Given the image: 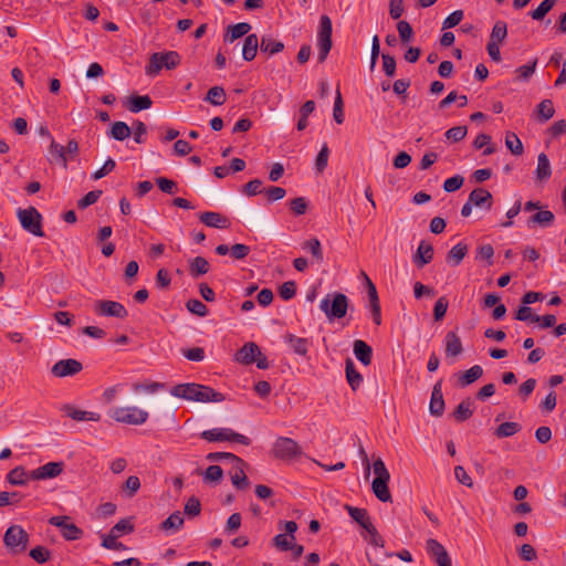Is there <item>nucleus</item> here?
Segmentation results:
<instances>
[{
    "label": "nucleus",
    "mask_w": 566,
    "mask_h": 566,
    "mask_svg": "<svg viewBox=\"0 0 566 566\" xmlns=\"http://www.w3.org/2000/svg\"><path fill=\"white\" fill-rule=\"evenodd\" d=\"M170 394L177 398L198 402H221L224 400L223 394L209 386L196 382L178 384L170 389Z\"/></svg>",
    "instance_id": "nucleus-1"
},
{
    "label": "nucleus",
    "mask_w": 566,
    "mask_h": 566,
    "mask_svg": "<svg viewBox=\"0 0 566 566\" xmlns=\"http://www.w3.org/2000/svg\"><path fill=\"white\" fill-rule=\"evenodd\" d=\"M348 306V297L340 292L328 293L319 303L321 311L329 322L345 317Z\"/></svg>",
    "instance_id": "nucleus-2"
},
{
    "label": "nucleus",
    "mask_w": 566,
    "mask_h": 566,
    "mask_svg": "<svg viewBox=\"0 0 566 566\" xmlns=\"http://www.w3.org/2000/svg\"><path fill=\"white\" fill-rule=\"evenodd\" d=\"M180 62L181 56L177 51L156 52L150 55L145 73L148 76H156L163 69H176Z\"/></svg>",
    "instance_id": "nucleus-3"
},
{
    "label": "nucleus",
    "mask_w": 566,
    "mask_h": 566,
    "mask_svg": "<svg viewBox=\"0 0 566 566\" xmlns=\"http://www.w3.org/2000/svg\"><path fill=\"white\" fill-rule=\"evenodd\" d=\"M346 511L349 516L359 524L369 535V538L365 537L370 545L384 547L385 541L378 533L375 525L371 523L370 517L366 509L354 507L350 505H345Z\"/></svg>",
    "instance_id": "nucleus-4"
},
{
    "label": "nucleus",
    "mask_w": 566,
    "mask_h": 566,
    "mask_svg": "<svg viewBox=\"0 0 566 566\" xmlns=\"http://www.w3.org/2000/svg\"><path fill=\"white\" fill-rule=\"evenodd\" d=\"M3 543L12 555H18L27 551L29 545V534L20 525H11L4 533Z\"/></svg>",
    "instance_id": "nucleus-5"
},
{
    "label": "nucleus",
    "mask_w": 566,
    "mask_h": 566,
    "mask_svg": "<svg viewBox=\"0 0 566 566\" xmlns=\"http://www.w3.org/2000/svg\"><path fill=\"white\" fill-rule=\"evenodd\" d=\"M200 438L208 442H237L243 446H249L251 443L250 438L244 434L238 433L230 428H214L210 430H205L200 433Z\"/></svg>",
    "instance_id": "nucleus-6"
},
{
    "label": "nucleus",
    "mask_w": 566,
    "mask_h": 566,
    "mask_svg": "<svg viewBox=\"0 0 566 566\" xmlns=\"http://www.w3.org/2000/svg\"><path fill=\"white\" fill-rule=\"evenodd\" d=\"M21 227L35 237H44L42 230V216L34 208L19 209L17 212Z\"/></svg>",
    "instance_id": "nucleus-7"
},
{
    "label": "nucleus",
    "mask_w": 566,
    "mask_h": 566,
    "mask_svg": "<svg viewBox=\"0 0 566 566\" xmlns=\"http://www.w3.org/2000/svg\"><path fill=\"white\" fill-rule=\"evenodd\" d=\"M332 20L328 15L323 14L319 19V29L317 33V45L319 49L318 62H324L332 49Z\"/></svg>",
    "instance_id": "nucleus-8"
},
{
    "label": "nucleus",
    "mask_w": 566,
    "mask_h": 566,
    "mask_svg": "<svg viewBox=\"0 0 566 566\" xmlns=\"http://www.w3.org/2000/svg\"><path fill=\"white\" fill-rule=\"evenodd\" d=\"M111 417L117 422L138 426L147 421L148 412L136 407H117Z\"/></svg>",
    "instance_id": "nucleus-9"
},
{
    "label": "nucleus",
    "mask_w": 566,
    "mask_h": 566,
    "mask_svg": "<svg viewBox=\"0 0 566 566\" xmlns=\"http://www.w3.org/2000/svg\"><path fill=\"white\" fill-rule=\"evenodd\" d=\"M49 523L60 528L61 535L65 541H77L84 535L83 530L76 526L67 515L52 516Z\"/></svg>",
    "instance_id": "nucleus-10"
},
{
    "label": "nucleus",
    "mask_w": 566,
    "mask_h": 566,
    "mask_svg": "<svg viewBox=\"0 0 566 566\" xmlns=\"http://www.w3.org/2000/svg\"><path fill=\"white\" fill-rule=\"evenodd\" d=\"M272 453L275 458L282 460H291L302 454L298 443L286 437H280L275 440Z\"/></svg>",
    "instance_id": "nucleus-11"
},
{
    "label": "nucleus",
    "mask_w": 566,
    "mask_h": 566,
    "mask_svg": "<svg viewBox=\"0 0 566 566\" xmlns=\"http://www.w3.org/2000/svg\"><path fill=\"white\" fill-rule=\"evenodd\" d=\"M239 217L245 222V224L254 230H271L272 226L268 222L265 216L260 210H254L245 206H241L238 209Z\"/></svg>",
    "instance_id": "nucleus-12"
},
{
    "label": "nucleus",
    "mask_w": 566,
    "mask_h": 566,
    "mask_svg": "<svg viewBox=\"0 0 566 566\" xmlns=\"http://www.w3.org/2000/svg\"><path fill=\"white\" fill-rule=\"evenodd\" d=\"M94 312L99 316L126 318L128 312L125 306L116 301L98 300L94 303Z\"/></svg>",
    "instance_id": "nucleus-13"
},
{
    "label": "nucleus",
    "mask_w": 566,
    "mask_h": 566,
    "mask_svg": "<svg viewBox=\"0 0 566 566\" xmlns=\"http://www.w3.org/2000/svg\"><path fill=\"white\" fill-rule=\"evenodd\" d=\"M64 462H48L29 473V478L33 481L48 480L59 476L64 470Z\"/></svg>",
    "instance_id": "nucleus-14"
},
{
    "label": "nucleus",
    "mask_w": 566,
    "mask_h": 566,
    "mask_svg": "<svg viewBox=\"0 0 566 566\" xmlns=\"http://www.w3.org/2000/svg\"><path fill=\"white\" fill-rule=\"evenodd\" d=\"M83 369V365L81 361L67 358V359H61L56 361L52 368L51 373L53 376L62 378V377H69L74 376L78 374Z\"/></svg>",
    "instance_id": "nucleus-15"
},
{
    "label": "nucleus",
    "mask_w": 566,
    "mask_h": 566,
    "mask_svg": "<svg viewBox=\"0 0 566 566\" xmlns=\"http://www.w3.org/2000/svg\"><path fill=\"white\" fill-rule=\"evenodd\" d=\"M446 403L442 394V379L438 380L432 388L429 411L434 417H441L444 412Z\"/></svg>",
    "instance_id": "nucleus-16"
},
{
    "label": "nucleus",
    "mask_w": 566,
    "mask_h": 566,
    "mask_svg": "<svg viewBox=\"0 0 566 566\" xmlns=\"http://www.w3.org/2000/svg\"><path fill=\"white\" fill-rule=\"evenodd\" d=\"M433 255H434V250H433L432 244L422 240L420 242L416 253L412 256V261L417 265V268L421 269L432 261Z\"/></svg>",
    "instance_id": "nucleus-17"
},
{
    "label": "nucleus",
    "mask_w": 566,
    "mask_h": 566,
    "mask_svg": "<svg viewBox=\"0 0 566 566\" xmlns=\"http://www.w3.org/2000/svg\"><path fill=\"white\" fill-rule=\"evenodd\" d=\"M247 463L241 459V464L233 463L229 475L234 488L238 490H245L249 486V480L244 472Z\"/></svg>",
    "instance_id": "nucleus-18"
},
{
    "label": "nucleus",
    "mask_w": 566,
    "mask_h": 566,
    "mask_svg": "<svg viewBox=\"0 0 566 566\" xmlns=\"http://www.w3.org/2000/svg\"><path fill=\"white\" fill-rule=\"evenodd\" d=\"M61 410L65 416L76 421H99L101 415L93 411H83L75 408L73 405L66 403L62 406Z\"/></svg>",
    "instance_id": "nucleus-19"
},
{
    "label": "nucleus",
    "mask_w": 566,
    "mask_h": 566,
    "mask_svg": "<svg viewBox=\"0 0 566 566\" xmlns=\"http://www.w3.org/2000/svg\"><path fill=\"white\" fill-rule=\"evenodd\" d=\"M260 350L255 343L249 342L237 352L235 360L243 365L254 364L255 357L260 355Z\"/></svg>",
    "instance_id": "nucleus-20"
},
{
    "label": "nucleus",
    "mask_w": 566,
    "mask_h": 566,
    "mask_svg": "<svg viewBox=\"0 0 566 566\" xmlns=\"http://www.w3.org/2000/svg\"><path fill=\"white\" fill-rule=\"evenodd\" d=\"M199 220L207 227L227 229L230 226L229 219L219 212L207 211L199 216Z\"/></svg>",
    "instance_id": "nucleus-21"
},
{
    "label": "nucleus",
    "mask_w": 566,
    "mask_h": 566,
    "mask_svg": "<svg viewBox=\"0 0 566 566\" xmlns=\"http://www.w3.org/2000/svg\"><path fill=\"white\" fill-rule=\"evenodd\" d=\"M482 375L483 368L480 365H474L465 371L455 374L458 378V386L465 388L480 379Z\"/></svg>",
    "instance_id": "nucleus-22"
},
{
    "label": "nucleus",
    "mask_w": 566,
    "mask_h": 566,
    "mask_svg": "<svg viewBox=\"0 0 566 566\" xmlns=\"http://www.w3.org/2000/svg\"><path fill=\"white\" fill-rule=\"evenodd\" d=\"M470 203H474L475 207H484L486 210L492 208L493 197L492 193L484 188H476L469 195Z\"/></svg>",
    "instance_id": "nucleus-23"
},
{
    "label": "nucleus",
    "mask_w": 566,
    "mask_h": 566,
    "mask_svg": "<svg viewBox=\"0 0 566 566\" xmlns=\"http://www.w3.org/2000/svg\"><path fill=\"white\" fill-rule=\"evenodd\" d=\"M367 295L373 322L379 326L381 324V307L375 284H370V286L367 289Z\"/></svg>",
    "instance_id": "nucleus-24"
},
{
    "label": "nucleus",
    "mask_w": 566,
    "mask_h": 566,
    "mask_svg": "<svg viewBox=\"0 0 566 566\" xmlns=\"http://www.w3.org/2000/svg\"><path fill=\"white\" fill-rule=\"evenodd\" d=\"M355 357L364 365L369 366L373 359V348L361 339H356L353 345Z\"/></svg>",
    "instance_id": "nucleus-25"
},
{
    "label": "nucleus",
    "mask_w": 566,
    "mask_h": 566,
    "mask_svg": "<svg viewBox=\"0 0 566 566\" xmlns=\"http://www.w3.org/2000/svg\"><path fill=\"white\" fill-rule=\"evenodd\" d=\"M444 344L446 355L448 357H457L463 352L462 342L458 334L453 331H450L446 334Z\"/></svg>",
    "instance_id": "nucleus-26"
},
{
    "label": "nucleus",
    "mask_w": 566,
    "mask_h": 566,
    "mask_svg": "<svg viewBox=\"0 0 566 566\" xmlns=\"http://www.w3.org/2000/svg\"><path fill=\"white\" fill-rule=\"evenodd\" d=\"M390 479L375 478L371 483V490L375 496L381 502H391V493L388 488Z\"/></svg>",
    "instance_id": "nucleus-27"
},
{
    "label": "nucleus",
    "mask_w": 566,
    "mask_h": 566,
    "mask_svg": "<svg viewBox=\"0 0 566 566\" xmlns=\"http://www.w3.org/2000/svg\"><path fill=\"white\" fill-rule=\"evenodd\" d=\"M469 247L467 243L460 242L455 244L448 253L446 261L451 266H458L461 264L465 255L468 254Z\"/></svg>",
    "instance_id": "nucleus-28"
},
{
    "label": "nucleus",
    "mask_w": 566,
    "mask_h": 566,
    "mask_svg": "<svg viewBox=\"0 0 566 566\" xmlns=\"http://www.w3.org/2000/svg\"><path fill=\"white\" fill-rule=\"evenodd\" d=\"M345 374L350 388L354 391L357 390L363 382V376L356 370L355 364L350 358H347L345 361Z\"/></svg>",
    "instance_id": "nucleus-29"
},
{
    "label": "nucleus",
    "mask_w": 566,
    "mask_h": 566,
    "mask_svg": "<svg viewBox=\"0 0 566 566\" xmlns=\"http://www.w3.org/2000/svg\"><path fill=\"white\" fill-rule=\"evenodd\" d=\"M50 158L49 161L61 164L63 168H67V157L65 156V148L54 139L51 140L49 146Z\"/></svg>",
    "instance_id": "nucleus-30"
},
{
    "label": "nucleus",
    "mask_w": 566,
    "mask_h": 566,
    "mask_svg": "<svg viewBox=\"0 0 566 566\" xmlns=\"http://www.w3.org/2000/svg\"><path fill=\"white\" fill-rule=\"evenodd\" d=\"M259 48V39L258 35L252 33L248 34L244 39L243 48H242V57L243 60L250 62L252 61L258 52Z\"/></svg>",
    "instance_id": "nucleus-31"
},
{
    "label": "nucleus",
    "mask_w": 566,
    "mask_h": 566,
    "mask_svg": "<svg viewBox=\"0 0 566 566\" xmlns=\"http://www.w3.org/2000/svg\"><path fill=\"white\" fill-rule=\"evenodd\" d=\"M251 30V24L248 22H240L233 25H229L227 33L224 34V42L232 43L237 39L248 34Z\"/></svg>",
    "instance_id": "nucleus-32"
},
{
    "label": "nucleus",
    "mask_w": 566,
    "mask_h": 566,
    "mask_svg": "<svg viewBox=\"0 0 566 566\" xmlns=\"http://www.w3.org/2000/svg\"><path fill=\"white\" fill-rule=\"evenodd\" d=\"M285 340L290 344L296 355L306 356L310 346V340L307 338L298 337L294 334H286Z\"/></svg>",
    "instance_id": "nucleus-33"
},
{
    "label": "nucleus",
    "mask_w": 566,
    "mask_h": 566,
    "mask_svg": "<svg viewBox=\"0 0 566 566\" xmlns=\"http://www.w3.org/2000/svg\"><path fill=\"white\" fill-rule=\"evenodd\" d=\"M552 175L549 159L545 153H541L537 157V167L535 177L538 181L547 180Z\"/></svg>",
    "instance_id": "nucleus-34"
},
{
    "label": "nucleus",
    "mask_w": 566,
    "mask_h": 566,
    "mask_svg": "<svg viewBox=\"0 0 566 566\" xmlns=\"http://www.w3.org/2000/svg\"><path fill=\"white\" fill-rule=\"evenodd\" d=\"M473 401L470 398L462 400L453 410L452 416L458 422H463L473 415Z\"/></svg>",
    "instance_id": "nucleus-35"
},
{
    "label": "nucleus",
    "mask_w": 566,
    "mask_h": 566,
    "mask_svg": "<svg viewBox=\"0 0 566 566\" xmlns=\"http://www.w3.org/2000/svg\"><path fill=\"white\" fill-rule=\"evenodd\" d=\"M151 104L153 101L148 95H132L128 99L127 108L132 113H138L148 109Z\"/></svg>",
    "instance_id": "nucleus-36"
},
{
    "label": "nucleus",
    "mask_w": 566,
    "mask_h": 566,
    "mask_svg": "<svg viewBox=\"0 0 566 566\" xmlns=\"http://www.w3.org/2000/svg\"><path fill=\"white\" fill-rule=\"evenodd\" d=\"M209 270L210 264L203 256H196L189 262V273L195 279L207 274Z\"/></svg>",
    "instance_id": "nucleus-37"
},
{
    "label": "nucleus",
    "mask_w": 566,
    "mask_h": 566,
    "mask_svg": "<svg viewBox=\"0 0 566 566\" xmlns=\"http://www.w3.org/2000/svg\"><path fill=\"white\" fill-rule=\"evenodd\" d=\"M555 220V216L549 210H542L539 209L538 212L534 213L527 224L531 227L532 224H538L539 227L546 228L553 224Z\"/></svg>",
    "instance_id": "nucleus-38"
},
{
    "label": "nucleus",
    "mask_w": 566,
    "mask_h": 566,
    "mask_svg": "<svg viewBox=\"0 0 566 566\" xmlns=\"http://www.w3.org/2000/svg\"><path fill=\"white\" fill-rule=\"evenodd\" d=\"M185 523L184 516L181 515L180 511H176L171 513L161 524L160 530L165 532H177L179 531Z\"/></svg>",
    "instance_id": "nucleus-39"
},
{
    "label": "nucleus",
    "mask_w": 566,
    "mask_h": 566,
    "mask_svg": "<svg viewBox=\"0 0 566 566\" xmlns=\"http://www.w3.org/2000/svg\"><path fill=\"white\" fill-rule=\"evenodd\" d=\"M140 480L136 475H130L126 479V481L120 486V492L124 497L132 499L136 495V493L140 489Z\"/></svg>",
    "instance_id": "nucleus-40"
},
{
    "label": "nucleus",
    "mask_w": 566,
    "mask_h": 566,
    "mask_svg": "<svg viewBox=\"0 0 566 566\" xmlns=\"http://www.w3.org/2000/svg\"><path fill=\"white\" fill-rule=\"evenodd\" d=\"M29 473L23 467H15L7 474V481L12 485H25L31 480Z\"/></svg>",
    "instance_id": "nucleus-41"
},
{
    "label": "nucleus",
    "mask_w": 566,
    "mask_h": 566,
    "mask_svg": "<svg viewBox=\"0 0 566 566\" xmlns=\"http://www.w3.org/2000/svg\"><path fill=\"white\" fill-rule=\"evenodd\" d=\"M132 134L130 127L125 122H114L112 124L109 136L116 140L123 142Z\"/></svg>",
    "instance_id": "nucleus-42"
},
{
    "label": "nucleus",
    "mask_w": 566,
    "mask_h": 566,
    "mask_svg": "<svg viewBox=\"0 0 566 566\" xmlns=\"http://www.w3.org/2000/svg\"><path fill=\"white\" fill-rule=\"evenodd\" d=\"M260 50L263 53H269L270 55H273L284 50V43L274 40L271 36H263L260 43Z\"/></svg>",
    "instance_id": "nucleus-43"
},
{
    "label": "nucleus",
    "mask_w": 566,
    "mask_h": 566,
    "mask_svg": "<svg viewBox=\"0 0 566 566\" xmlns=\"http://www.w3.org/2000/svg\"><path fill=\"white\" fill-rule=\"evenodd\" d=\"M226 99H227V95H226V91L222 86L211 87L205 97L206 102H208L214 106L223 105L226 103Z\"/></svg>",
    "instance_id": "nucleus-44"
},
{
    "label": "nucleus",
    "mask_w": 566,
    "mask_h": 566,
    "mask_svg": "<svg viewBox=\"0 0 566 566\" xmlns=\"http://www.w3.org/2000/svg\"><path fill=\"white\" fill-rule=\"evenodd\" d=\"M521 430V424L513 421L501 423L494 431V434L502 439L516 434Z\"/></svg>",
    "instance_id": "nucleus-45"
},
{
    "label": "nucleus",
    "mask_w": 566,
    "mask_h": 566,
    "mask_svg": "<svg viewBox=\"0 0 566 566\" xmlns=\"http://www.w3.org/2000/svg\"><path fill=\"white\" fill-rule=\"evenodd\" d=\"M506 35H507V24H506V22L499 20L493 25L489 42L501 44L505 40Z\"/></svg>",
    "instance_id": "nucleus-46"
},
{
    "label": "nucleus",
    "mask_w": 566,
    "mask_h": 566,
    "mask_svg": "<svg viewBox=\"0 0 566 566\" xmlns=\"http://www.w3.org/2000/svg\"><path fill=\"white\" fill-rule=\"evenodd\" d=\"M505 146L515 156H520L524 151L523 144L518 136L513 132H507L505 135Z\"/></svg>",
    "instance_id": "nucleus-47"
},
{
    "label": "nucleus",
    "mask_w": 566,
    "mask_h": 566,
    "mask_svg": "<svg viewBox=\"0 0 566 566\" xmlns=\"http://www.w3.org/2000/svg\"><path fill=\"white\" fill-rule=\"evenodd\" d=\"M536 113L541 122L549 120L554 114L555 108L551 99H544L536 106Z\"/></svg>",
    "instance_id": "nucleus-48"
},
{
    "label": "nucleus",
    "mask_w": 566,
    "mask_h": 566,
    "mask_svg": "<svg viewBox=\"0 0 566 566\" xmlns=\"http://www.w3.org/2000/svg\"><path fill=\"white\" fill-rule=\"evenodd\" d=\"M302 248L304 250H307L317 262H323V260H324L323 250H322L321 242L317 238H313L311 240L304 241L302 243Z\"/></svg>",
    "instance_id": "nucleus-49"
},
{
    "label": "nucleus",
    "mask_w": 566,
    "mask_h": 566,
    "mask_svg": "<svg viewBox=\"0 0 566 566\" xmlns=\"http://www.w3.org/2000/svg\"><path fill=\"white\" fill-rule=\"evenodd\" d=\"M557 0H543L541 4L530 12L533 20L541 21L554 8Z\"/></svg>",
    "instance_id": "nucleus-50"
},
{
    "label": "nucleus",
    "mask_w": 566,
    "mask_h": 566,
    "mask_svg": "<svg viewBox=\"0 0 566 566\" xmlns=\"http://www.w3.org/2000/svg\"><path fill=\"white\" fill-rule=\"evenodd\" d=\"M51 551L45 546L38 545L30 549L29 556L39 564H44L51 558Z\"/></svg>",
    "instance_id": "nucleus-51"
},
{
    "label": "nucleus",
    "mask_w": 566,
    "mask_h": 566,
    "mask_svg": "<svg viewBox=\"0 0 566 566\" xmlns=\"http://www.w3.org/2000/svg\"><path fill=\"white\" fill-rule=\"evenodd\" d=\"M537 65V59H534L530 61L527 64L518 66L515 70V74L517 75V78L521 81H528L531 76L535 73Z\"/></svg>",
    "instance_id": "nucleus-52"
},
{
    "label": "nucleus",
    "mask_w": 566,
    "mask_h": 566,
    "mask_svg": "<svg viewBox=\"0 0 566 566\" xmlns=\"http://www.w3.org/2000/svg\"><path fill=\"white\" fill-rule=\"evenodd\" d=\"M206 459L212 462L228 460L231 465L233 463L241 464V458L231 452H210L207 454Z\"/></svg>",
    "instance_id": "nucleus-53"
},
{
    "label": "nucleus",
    "mask_w": 566,
    "mask_h": 566,
    "mask_svg": "<svg viewBox=\"0 0 566 566\" xmlns=\"http://www.w3.org/2000/svg\"><path fill=\"white\" fill-rule=\"evenodd\" d=\"M223 476V470L219 465H210L203 472V481L210 483H219Z\"/></svg>",
    "instance_id": "nucleus-54"
},
{
    "label": "nucleus",
    "mask_w": 566,
    "mask_h": 566,
    "mask_svg": "<svg viewBox=\"0 0 566 566\" xmlns=\"http://www.w3.org/2000/svg\"><path fill=\"white\" fill-rule=\"evenodd\" d=\"M187 310L199 317H205L208 315V307L197 298H190L186 303Z\"/></svg>",
    "instance_id": "nucleus-55"
},
{
    "label": "nucleus",
    "mask_w": 566,
    "mask_h": 566,
    "mask_svg": "<svg viewBox=\"0 0 566 566\" xmlns=\"http://www.w3.org/2000/svg\"><path fill=\"white\" fill-rule=\"evenodd\" d=\"M514 318L522 322L535 323L538 321V315L533 314L532 308L523 304L515 312Z\"/></svg>",
    "instance_id": "nucleus-56"
},
{
    "label": "nucleus",
    "mask_w": 566,
    "mask_h": 566,
    "mask_svg": "<svg viewBox=\"0 0 566 566\" xmlns=\"http://www.w3.org/2000/svg\"><path fill=\"white\" fill-rule=\"evenodd\" d=\"M343 107H344V103H343L342 94H340L339 90L337 88L336 97H335V102H334V109H333V116L337 124L344 123L345 115H344Z\"/></svg>",
    "instance_id": "nucleus-57"
},
{
    "label": "nucleus",
    "mask_w": 566,
    "mask_h": 566,
    "mask_svg": "<svg viewBox=\"0 0 566 566\" xmlns=\"http://www.w3.org/2000/svg\"><path fill=\"white\" fill-rule=\"evenodd\" d=\"M102 190H92L77 201L78 209H86L94 205L102 196Z\"/></svg>",
    "instance_id": "nucleus-58"
},
{
    "label": "nucleus",
    "mask_w": 566,
    "mask_h": 566,
    "mask_svg": "<svg viewBox=\"0 0 566 566\" xmlns=\"http://www.w3.org/2000/svg\"><path fill=\"white\" fill-rule=\"evenodd\" d=\"M381 59H382V71L385 72V74L388 77H392L396 74V65H397L396 59L388 53H382Z\"/></svg>",
    "instance_id": "nucleus-59"
},
{
    "label": "nucleus",
    "mask_w": 566,
    "mask_h": 566,
    "mask_svg": "<svg viewBox=\"0 0 566 566\" xmlns=\"http://www.w3.org/2000/svg\"><path fill=\"white\" fill-rule=\"evenodd\" d=\"M279 294L284 301L293 298L296 294V284L294 281H286L279 287Z\"/></svg>",
    "instance_id": "nucleus-60"
},
{
    "label": "nucleus",
    "mask_w": 566,
    "mask_h": 566,
    "mask_svg": "<svg viewBox=\"0 0 566 566\" xmlns=\"http://www.w3.org/2000/svg\"><path fill=\"white\" fill-rule=\"evenodd\" d=\"M185 514L189 517H195L201 512V504L198 497L191 496L185 504Z\"/></svg>",
    "instance_id": "nucleus-61"
},
{
    "label": "nucleus",
    "mask_w": 566,
    "mask_h": 566,
    "mask_svg": "<svg viewBox=\"0 0 566 566\" xmlns=\"http://www.w3.org/2000/svg\"><path fill=\"white\" fill-rule=\"evenodd\" d=\"M464 182V178L461 175H455L444 180L443 190L446 192H454L459 190Z\"/></svg>",
    "instance_id": "nucleus-62"
},
{
    "label": "nucleus",
    "mask_w": 566,
    "mask_h": 566,
    "mask_svg": "<svg viewBox=\"0 0 566 566\" xmlns=\"http://www.w3.org/2000/svg\"><path fill=\"white\" fill-rule=\"evenodd\" d=\"M468 134L467 126H455L446 132L447 139L458 143L462 140Z\"/></svg>",
    "instance_id": "nucleus-63"
},
{
    "label": "nucleus",
    "mask_w": 566,
    "mask_h": 566,
    "mask_svg": "<svg viewBox=\"0 0 566 566\" xmlns=\"http://www.w3.org/2000/svg\"><path fill=\"white\" fill-rule=\"evenodd\" d=\"M397 30H398L399 38H400L401 42L406 43L411 40L413 31H412V28L409 22H407L405 20H400L397 23Z\"/></svg>",
    "instance_id": "nucleus-64"
}]
</instances>
